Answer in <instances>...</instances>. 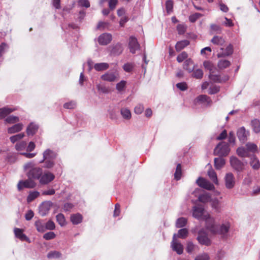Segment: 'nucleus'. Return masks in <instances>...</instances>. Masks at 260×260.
Returning <instances> with one entry per match:
<instances>
[{
	"label": "nucleus",
	"mask_w": 260,
	"mask_h": 260,
	"mask_svg": "<svg viewBox=\"0 0 260 260\" xmlns=\"http://www.w3.org/2000/svg\"><path fill=\"white\" fill-rule=\"evenodd\" d=\"M23 168L24 171L26 172L27 176L29 179L39 180L41 175H42V169L40 167H35V164L32 161L25 164Z\"/></svg>",
	"instance_id": "1"
},
{
	"label": "nucleus",
	"mask_w": 260,
	"mask_h": 260,
	"mask_svg": "<svg viewBox=\"0 0 260 260\" xmlns=\"http://www.w3.org/2000/svg\"><path fill=\"white\" fill-rule=\"evenodd\" d=\"M43 158L40 163H44L43 167L46 169H50L55 165V159L57 154L53 150L47 149L43 153Z\"/></svg>",
	"instance_id": "2"
},
{
	"label": "nucleus",
	"mask_w": 260,
	"mask_h": 260,
	"mask_svg": "<svg viewBox=\"0 0 260 260\" xmlns=\"http://www.w3.org/2000/svg\"><path fill=\"white\" fill-rule=\"evenodd\" d=\"M203 219L205 221V228L206 230L212 234H217L218 225L215 223V218L208 214L204 215Z\"/></svg>",
	"instance_id": "3"
},
{
	"label": "nucleus",
	"mask_w": 260,
	"mask_h": 260,
	"mask_svg": "<svg viewBox=\"0 0 260 260\" xmlns=\"http://www.w3.org/2000/svg\"><path fill=\"white\" fill-rule=\"evenodd\" d=\"M230 152L229 143L222 141L218 144L214 150V155L220 157L227 156Z\"/></svg>",
	"instance_id": "4"
},
{
	"label": "nucleus",
	"mask_w": 260,
	"mask_h": 260,
	"mask_svg": "<svg viewBox=\"0 0 260 260\" xmlns=\"http://www.w3.org/2000/svg\"><path fill=\"white\" fill-rule=\"evenodd\" d=\"M197 240L199 243L202 245L209 246L211 243L210 239L208 237L207 233L203 229L199 231Z\"/></svg>",
	"instance_id": "5"
},
{
	"label": "nucleus",
	"mask_w": 260,
	"mask_h": 260,
	"mask_svg": "<svg viewBox=\"0 0 260 260\" xmlns=\"http://www.w3.org/2000/svg\"><path fill=\"white\" fill-rule=\"evenodd\" d=\"M230 164L232 167L238 172H242L244 168V164L235 156H231Z\"/></svg>",
	"instance_id": "6"
},
{
	"label": "nucleus",
	"mask_w": 260,
	"mask_h": 260,
	"mask_svg": "<svg viewBox=\"0 0 260 260\" xmlns=\"http://www.w3.org/2000/svg\"><path fill=\"white\" fill-rule=\"evenodd\" d=\"M171 246L173 251H175L178 254H181L183 252V246L181 243L177 241V235L174 234L173 240L171 243Z\"/></svg>",
	"instance_id": "7"
},
{
	"label": "nucleus",
	"mask_w": 260,
	"mask_h": 260,
	"mask_svg": "<svg viewBox=\"0 0 260 260\" xmlns=\"http://www.w3.org/2000/svg\"><path fill=\"white\" fill-rule=\"evenodd\" d=\"M196 183L199 186L207 190H211L214 189L213 184L203 178L199 177L197 180Z\"/></svg>",
	"instance_id": "8"
},
{
	"label": "nucleus",
	"mask_w": 260,
	"mask_h": 260,
	"mask_svg": "<svg viewBox=\"0 0 260 260\" xmlns=\"http://www.w3.org/2000/svg\"><path fill=\"white\" fill-rule=\"evenodd\" d=\"M55 178L54 175L51 172L47 171L44 172L39 179L40 183L41 184H47L51 182Z\"/></svg>",
	"instance_id": "9"
},
{
	"label": "nucleus",
	"mask_w": 260,
	"mask_h": 260,
	"mask_svg": "<svg viewBox=\"0 0 260 260\" xmlns=\"http://www.w3.org/2000/svg\"><path fill=\"white\" fill-rule=\"evenodd\" d=\"M212 100L206 95H200L194 100L196 104L202 105L205 106H210Z\"/></svg>",
	"instance_id": "10"
},
{
	"label": "nucleus",
	"mask_w": 260,
	"mask_h": 260,
	"mask_svg": "<svg viewBox=\"0 0 260 260\" xmlns=\"http://www.w3.org/2000/svg\"><path fill=\"white\" fill-rule=\"evenodd\" d=\"M36 186L35 182L31 179H28L24 181L21 180L17 185V188L19 190H21L24 188H31Z\"/></svg>",
	"instance_id": "11"
},
{
	"label": "nucleus",
	"mask_w": 260,
	"mask_h": 260,
	"mask_svg": "<svg viewBox=\"0 0 260 260\" xmlns=\"http://www.w3.org/2000/svg\"><path fill=\"white\" fill-rule=\"evenodd\" d=\"M225 185L226 188L232 189L235 185V179L232 173H226L224 177Z\"/></svg>",
	"instance_id": "12"
},
{
	"label": "nucleus",
	"mask_w": 260,
	"mask_h": 260,
	"mask_svg": "<svg viewBox=\"0 0 260 260\" xmlns=\"http://www.w3.org/2000/svg\"><path fill=\"white\" fill-rule=\"evenodd\" d=\"M128 47L130 50V52L133 54L136 53V51L140 48V45L137 41V39L131 36L129 39Z\"/></svg>",
	"instance_id": "13"
},
{
	"label": "nucleus",
	"mask_w": 260,
	"mask_h": 260,
	"mask_svg": "<svg viewBox=\"0 0 260 260\" xmlns=\"http://www.w3.org/2000/svg\"><path fill=\"white\" fill-rule=\"evenodd\" d=\"M237 135L239 141L242 143H244L247 140L249 132L246 131L244 127L242 126L237 131Z\"/></svg>",
	"instance_id": "14"
},
{
	"label": "nucleus",
	"mask_w": 260,
	"mask_h": 260,
	"mask_svg": "<svg viewBox=\"0 0 260 260\" xmlns=\"http://www.w3.org/2000/svg\"><path fill=\"white\" fill-rule=\"evenodd\" d=\"M112 35L109 33H104L98 38V42L100 45H106L110 43L112 40Z\"/></svg>",
	"instance_id": "15"
},
{
	"label": "nucleus",
	"mask_w": 260,
	"mask_h": 260,
	"mask_svg": "<svg viewBox=\"0 0 260 260\" xmlns=\"http://www.w3.org/2000/svg\"><path fill=\"white\" fill-rule=\"evenodd\" d=\"M204 212V208L202 206H195L192 209V215L194 218L200 219L203 218Z\"/></svg>",
	"instance_id": "16"
},
{
	"label": "nucleus",
	"mask_w": 260,
	"mask_h": 260,
	"mask_svg": "<svg viewBox=\"0 0 260 260\" xmlns=\"http://www.w3.org/2000/svg\"><path fill=\"white\" fill-rule=\"evenodd\" d=\"M52 203L51 202H45L43 203L39 207V214L42 216L47 214L50 209Z\"/></svg>",
	"instance_id": "17"
},
{
	"label": "nucleus",
	"mask_w": 260,
	"mask_h": 260,
	"mask_svg": "<svg viewBox=\"0 0 260 260\" xmlns=\"http://www.w3.org/2000/svg\"><path fill=\"white\" fill-rule=\"evenodd\" d=\"M220 51L219 52L217 56L218 58L225 57L231 55L233 52V47L231 44H229L225 49L221 48Z\"/></svg>",
	"instance_id": "18"
},
{
	"label": "nucleus",
	"mask_w": 260,
	"mask_h": 260,
	"mask_svg": "<svg viewBox=\"0 0 260 260\" xmlns=\"http://www.w3.org/2000/svg\"><path fill=\"white\" fill-rule=\"evenodd\" d=\"M230 225L229 223H226L218 226V232L217 234H219L224 237L229 232Z\"/></svg>",
	"instance_id": "19"
},
{
	"label": "nucleus",
	"mask_w": 260,
	"mask_h": 260,
	"mask_svg": "<svg viewBox=\"0 0 260 260\" xmlns=\"http://www.w3.org/2000/svg\"><path fill=\"white\" fill-rule=\"evenodd\" d=\"M117 77V74L114 73H106L101 76V79L103 80L108 82H114L116 80Z\"/></svg>",
	"instance_id": "20"
},
{
	"label": "nucleus",
	"mask_w": 260,
	"mask_h": 260,
	"mask_svg": "<svg viewBox=\"0 0 260 260\" xmlns=\"http://www.w3.org/2000/svg\"><path fill=\"white\" fill-rule=\"evenodd\" d=\"M183 68L184 70L188 71V73H191L194 69L195 66L193 61L190 58H188L184 61Z\"/></svg>",
	"instance_id": "21"
},
{
	"label": "nucleus",
	"mask_w": 260,
	"mask_h": 260,
	"mask_svg": "<svg viewBox=\"0 0 260 260\" xmlns=\"http://www.w3.org/2000/svg\"><path fill=\"white\" fill-rule=\"evenodd\" d=\"M23 127V124L21 123H16L8 128V133L10 134H14L20 132Z\"/></svg>",
	"instance_id": "22"
},
{
	"label": "nucleus",
	"mask_w": 260,
	"mask_h": 260,
	"mask_svg": "<svg viewBox=\"0 0 260 260\" xmlns=\"http://www.w3.org/2000/svg\"><path fill=\"white\" fill-rule=\"evenodd\" d=\"M14 232L15 236L21 241H27L28 240L27 237L23 233V231L22 229L19 228H15Z\"/></svg>",
	"instance_id": "23"
},
{
	"label": "nucleus",
	"mask_w": 260,
	"mask_h": 260,
	"mask_svg": "<svg viewBox=\"0 0 260 260\" xmlns=\"http://www.w3.org/2000/svg\"><path fill=\"white\" fill-rule=\"evenodd\" d=\"M38 129V126L34 123H30L26 128L27 135H34L36 134Z\"/></svg>",
	"instance_id": "24"
},
{
	"label": "nucleus",
	"mask_w": 260,
	"mask_h": 260,
	"mask_svg": "<svg viewBox=\"0 0 260 260\" xmlns=\"http://www.w3.org/2000/svg\"><path fill=\"white\" fill-rule=\"evenodd\" d=\"M35 225L38 232L44 233L46 231L45 223L42 220H37L35 222Z\"/></svg>",
	"instance_id": "25"
},
{
	"label": "nucleus",
	"mask_w": 260,
	"mask_h": 260,
	"mask_svg": "<svg viewBox=\"0 0 260 260\" xmlns=\"http://www.w3.org/2000/svg\"><path fill=\"white\" fill-rule=\"evenodd\" d=\"M71 221L74 224H78L82 221V216L79 213L74 214L71 215Z\"/></svg>",
	"instance_id": "26"
},
{
	"label": "nucleus",
	"mask_w": 260,
	"mask_h": 260,
	"mask_svg": "<svg viewBox=\"0 0 260 260\" xmlns=\"http://www.w3.org/2000/svg\"><path fill=\"white\" fill-rule=\"evenodd\" d=\"M189 42L187 40H182L178 42L175 45V49L177 51H180L184 47L188 46Z\"/></svg>",
	"instance_id": "27"
},
{
	"label": "nucleus",
	"mask_w": 260,
	"mask_h": 260,
	"mask_svg": "<svg viewBox=\"0 0 260 260\" xmlns=\"http://www.w3.org/2000/svg\"><path fill=\"white\" fill-rule=\"evenodd\" d=\"M225 161L224 159L222 157L215 158L214 159V166L216 169L219 170L222 168L225 165Z\"/></svg>",
	"instance_id": "28"
},
{
	"label": "nucleus",
	"mask_w": 260,
	"mask_h": 260,
	"mask_svg": "<svg viewBox=\"0 0 260 260\" xmlns=\"http://www.w3.org/2000/svg\"><path fill=\"white\" fill-rule=\"evenodd\" d=\"M209 31L211 34H220L222 32V28L219 25L212 23L210 25Z\"/></svg>",
	"instance_id": "29"
},
{
	"label": "nucleus",
	"mask_w": 260,
	"mask_h": 260,
	"mask_svg": "<svg viewBox=\"0 0 260 260\" xmlns=\"http://www.w3.org/2000/svg\"><path fill=\"white\" fill-rule=\"evenodd\" d=\"M15 110L14 109L10 108L9 107H4L0 109V118L2 119L5 117L7 115L9 114Z\"/></svg>",
	"instance_id": "30"
},
{
	"label": "nucleus",
	"mask_w": 260,
	"mask_h": 260,
	"mask_svg": "<svg viewBox=\"0 0 260 260\" xmlns=\"http://www.w3.org/2000/svg\"><path fill=\"white\" fill-rule=\"evenodd\" d=\"M211 42L215 45L222 46L225 43V40L222 37L215 36L211 39Z\"/></svg>",
	"instance_id": "31"
},
{
	"label": "nucleus",
	"mask_w": 260,
	"mask_h": 260,
	"mask_svg": "<svg viewBox=\"0 0 260 260\" xmlns=\"http://www.w3.org/2000/svg\"><path fill=\"white\" fill-rule=\"evenodd\" d=\"M231 65V62L230 61L226 59H220L217 63L218 68L220 70H223L224 69L227 68Z\"/></svg>",
	"instance_id": "32"
},
{
	"label": "nucleus",
	"mask_w": 260,
	"mask_h": 260,
	"mask_svg": "<svg viewBox=\"0 0 260 260\" xmlns=\"http://www.w3.org/2000/svg\"><path fill=\"white\" fill-rule=\"evenodd\" d=\"M211 199V196L209 193L205 192L198 196V200L203 203L210 202Z\"/></svg>",
	"instance_id": "33"
},
{
	"label": "nucleus",
	"mask_w": 260,
	"mask_h": 260,
	"mask_svg": "<svg viewBox=\"0 0 260 260\" xmlns=\"http://www.w3.org/2000/svg\"><path fill=\"white\" fill-rule=\"evenodd\" d=\"M109 67V64L106 62L95 63L94 68L97 71H102L108 69Z\"/></svg>",
	"instance_id": "34"
},
{
	"label": "nucleus",
	"mask_w": 260,
	"mask_h": 260,
	"mask_svg": "<svg viewBox=\"0 0 260 260\" xmlns=\"http://www.w3.org/2000/svg\"><path fill=\"white\" fill-rule=\"evenodd\" d=\"M210 202L212 207L215 210L216 212H219L220 210V202L217 198L211 199Z\"/></svg>",
	"instance_id": "35"
},
{
	"label": "nucleus",
	"mask_w": 260,
	"mask_h": 260,
	"mask_svg": "<svg viewBox=\"0 0 260 260\" xmlns=\"http://www.w3.org/2000/svg\"><path fill=\"white\" fill-rule=\"evenodd\" d=\"M250 166L254 170H258L260 168L259 160L254 156H252L250 161Z\"/></svg>",
	"instance_id": "36"
},
{
	"label": "nucleus",
	"mask_w": 260,
	"mask_h": 260,
	"mask_svg": "<svg viewBox=\"0 0 260 260\" xmlns=\"http://www.w3.org/2000/svg\"><path fill=\"white\" fill-rule=\"evenodd\" d=\"M208 175L211 180L216 184H218V179L216 172L213 169H210L208 172Z\"/></svg>",
	"instance_id": "37"
},
{
	"label": "nucleus",
	"mask_w": 260,
	"mask_h": 260,
	"mask_svg": "<svg viewBox=\"0 0 260 260\" xmlns=\"http://www.w3.org/2000/svg\"><path fill=\"white\" fill-rule=\"evenodd\" d=\"M236 152L238 155L241 157H247L249 156L247 150L244 147L238 148Z\"/></svg>",
	"instance_id": "38"
},
{
	"label": "nucleus",
	"mask_w": 260,
	"mask_h": 260,
	"mask_svg": "<svg viewBox=\"0 0 260 260\" xmlns=\"http://www.w3.org/2000/svg\"><path fill=\"white\" fill-rule=\"evenodd\" d=\"M187 219L184 217H180L177 219L176 222V226L177 228H181L185 226L187 223Z\"/></svg>",
	"instance_id": "39"
},
{
	"label": "nucleus",
	"mask_w": 260,
	"mask_h": 260,
	"mask_svg": "<svg viewBox=\"0 0 260 260\" xmlns=\"http://www.w3.org/2000/svg\"><path fill=\"white\" fill-rule=\"evenodd\" d=\"M188 234V231L187 229L183 228L179 230L178 233L176 234L177 238L185 239Z\"/></svg>",
	"instance_id": "40"
},
{
	"label": "nucleus",
	"mask_w": 260,
	"mask_h": 260,
	"mask_svg": "<svg viewBox=\"0 0 260 260\" xmlns=\"http://www.w3.org/2000/svg\"><path fill=\"white\" fill-rule=\"evenodd\" d=\"M204 68L209 70L210 73H214L215 67L213 64L210 61H205L203 63Z\"/></svg>",
	"instance_id": "41"
},
{
	"label": "nucleus",
	"mask_w": 260,
	"mask_h": 260,
	"mask_svg": "<svg viewBox=\"0 0 260 260\" xmlns=\"http://www.w3.org/2000/svg\"><path fill=\"white\" fill-rule=\"evenodd\" d=\"M251 125L253 131L257 133L260 132V121L255 119L251 121Z\"/></svg>",
	"instance_id": "42"
},
{
	"label": "nucleus",
	"mask_w": 260,
	"mask_h": 260,
	"mask_svg": "<svg viewBox=\"0 0 260 260\" xmlns=\"http://www.w3.org/2000/svg\"><path fill=\"white\" fill-rule=\"evenodd\" d=\"M40 194L39 192L37 191H31L29 192L27 198V201L28 203L31 202L35 199H36L38 197H39Z\"/></svg>",
	"instance_id": "43"
},
{
	"label": "nucleus",
	"mask_w": 260,
	"mask_h": 260,
	"mask_svg": "<svg viewBox=\"0 0 260 260\" xmlns=\"http://www.w3.org/2000/svg\"><path fill=\"white\" fill-rule=\"evenodd\" d=\"M120 112L123 118L129 119L131 118V112L129 109L127 108H122Z\"/></svg>",
	"instance_id": "44"
},
{
	"label": "nucleus",
	"mask_w": 260,
	"mask_h": 260,
	"mask_svg": "<svg viewBox=\"0 0 260 260\" xmlns=\"http://www.w3.org/2000/svg\"><path fill=\"white\" fill-rule=\"evenodd\" d=\"M6 122L10 124H13L19 122V118L18 116L11 115L5 119Z\"/></svg>",
	"instance_id": "45"
},
{
	"label": "nucleus",
	"mask_w": 260,
	"mask_h": 260,
	"mask_svg": "<svg viewBox=\"0 0 260 260\" xmlns=\"http://www.w3.org/2000/svg\"><path fill=\"white\" fill-rule=\"evenodd\" d=\"M56 218L57 222L60 226H63L66 224V219L62 214H58L56 215Z\"/></svg>",
	"instance_id": "46"
},
{
	"label": "nucleus",
	"mask_w": 260,
	"mask_h": 260,
	"mask_svg": "<svg viewBox=\"0 0 260 260\" xmlns=\"http://www.w3.org/2000/svg\"><path fill=\"white\" fill-rule=\"evenodd\" d=\"M25 135L23 133L17 134L16 135L11 136L10 138V140L12 143H14L22 139Z\"/></svg>",
	"instance_id": "47"
},
{
	"label": "nucleus",
	"mask_w": 260,
	"mask_h": 260,
	"mask_svg": "<svg viewBox=\"0 0 260 260\" xmlns=\"http://www.w3.org/2000/svg\"><path fill=\"white\" fill-rule=\"evenodd\" d=\"M123 49L121 44H116L112 49V52L115 55H119L122 52Z\"/></svg>",
	"instance_id": "48"
},
{
	"label": "nucleus",
	"mask_w": 260,
	"mask_h": 260,
	"mask_svg": "<svg viewBox=\"0 0 260 260\" xmlns=\"http://www.w3.org/2000/svg\"><path fill=\"white\" fill-rule=\"evenodd\" d=\"M181 166L180 164H178L176 169V171L174 174V178L176 180H178L180 179L181 177Z\"/></svg>",
	"instance_id": "49"
},
{
	"label": "nucleus",
	"mask_w": 260,
	"mask_h": 260,
	"mask_svg": "<svg viewBox=\"0 0 260 260\" xmlns=\"http://www.w3.org/2000/svg\"><path fill=\"white\" fill-rule=\"evenodd\" d=\"M96 87L98 91L103 93H108L110 92L109 87L104 85L98 84Z\"/></svg>",
	"instance_id": "50"
},
{
	"label": "nucleus",
	"mask_w": 260,
	"mask_h": 260,
	"mask_svg": "<svg viewBox=\"0 0 260 260\" xmlns=\"http://www.w3.org/2000/svg\"><path fill=\"white\" fill-rule=\"evenodd\" d=\"M246 150H247V152L249 151L254 152L256 151L257 147V146L254 144V143H248L246 144Z\"/></svg>",
	"instance_id": "51"
},
{
	"label": "nucleus",
	"mask_w": 260,
	"mask_h": 260,
	"mask_svg": "<svg viewBox=\"0 0 260 260\" xmlns=\"http://www.w3.org/2000/svg\"><path fill=\"white\" fill-rule=\"evenodd\" d=\"M192 77L196 79H201L203 76V72L201 69H197L192 71Z\"/></svg>",
	"instance_id": "52"
},
{
	"label": "nucleus",
	"mask_w": 260,
	"mask_h": 260,
	"mask_svg": "<svg viewBox=\"0 0 260 260\" xmlns=\"http://www.w3.org/2000/svg\"><path fill=\"white\" fill-rule=\"evenodd\" d=\"M26 142L25 141H21L15 145L16 149L18 151H21L25 150L26 147Z\"/></svg>",
	"instance_id": "53"
},
{
	"label": "nucleus",
	"mask_w": 260,
	"mask_h": 260,
	"mask_svg": "<svg viewBox=\"0 0 260 260\" xmlns=\"http://www.w3.org/2000/svg\"><path fill=\"white\" fill-rule=\"evenodd\" d=\"M213 73H210L209 77L210 79L215 82H222V80L221 79L220 77L218 75H214Z\"/></svg>",
	"instance_id": "54"
},
{
	"label": "nucleus",
	"mask_w": 260,
	"mask_h": 260,
	"mask_svg": "<svg viewBox=\"0 0 260 260\" xmlns=\"http://www.w3.org/2000/svg\"><path fill=\"white\" fill-rule=\"evenodd\" d=\"M203 15L200 13H196L194 14H193L192 15H191L189 17V20L190 22L192 23L195 22L199 18H200Z\"/></svg>",
	"instance_id": "55"
},
{
	"label": "nucleus",
	"mask_w": 260,
	"mask_h": 260,
	"mask_svg": "<svg viewBox=\"0 0 260 260\" xmlns=\"http://www.w3.org/2000/svg\"><path fill=\"white\" fill-rule=\"evenodd\" d=\"M188 57L186 52L183 51L179 54L177 57V60L179 62H182L184 60L186 59Z\"/></svg>",
	"instance_id": "56"
},
{
	"label": "nucleus",
	"mask_w": 260,
	"mask_h": 260,
	"mask_svg": "<svg viewBox=\"0 0 260 260\" xmlns=\"http://www.w3.org/2000/svg\"><path fill=\"white\" fill-rule=\"evenodd\" d=\"M126 85V81L122 80L116 84V88L118 91H121L124 90Z\"/></svg>",
	"instance_id": "57"
},
{
	"label": "nucleus",
	"mask_w": 260,
	"mask_h": 260,
	"mask_svg": "<svg viewBox=\"0 0 260 260\" xmlns=\"http://www.w3.org/2000/svg\"><path fill=\"white\" fill-rule=\"evenodd\" d=\"M55 225L53 221L51 220L48 221L46 223H45V229L48 230H53L55 229Z\"/></svg>",
	"instance_id": "58"
},
{
	"label": "nucleus",
	"mask_w": 260,
	"mask_h": 260,
	"mask_svg": "<svg viewBox=\"0 0 260 260\" xmlns=\"http://www.w3.org/2000/svg\"><path fill=\"white\" fill-rule=\"evenodd\" d=\"M61 253L58 251H54L49 252L47 257L49 258H58L60 256Z\"/></svg>",
	"instance_id": "59"
},
{
	"label": "nucleus",
	"mask_w": 260,
	"mask_h": 260,
	"mask_svg": "<svg viewBox=\"0 0 260 260\" xmlns=\"http://www.w3.org/2000/svg\"><path fill=\"white\" fill-rule=\"evenodd\" d=\"M56 235L53 232H49L43 235V238L47 240L54 239Z\"/></svg>",
	"instance_id": "60"
},
{
	"label": "nucleus",
	"mask_w": 260,
	"mask_h": 260,
	"mask_svg": "<svg viewBox=\"0 0 260 260\" xmlns=\"http://www.w3.org/2000/svg\"><path fill=\"white\" fill-rule=\"evenodd\" d=\"M228 142L229 143L235 145L236 142V138L235 136L234 133L233 132H230L228 136Z\"/></svg>",
	"instance_id": "61"
},
{
	"label": "nucleus",
	"mask_w": 260,
	"mask_h": 260,
	"mask_svg": "<svg viewBox=\"0 0 260 260\" xmlns=\"http://www.w3.org/2000/svg\"><path fill=\"white\" fill-rule=\"evenodd\" d=\"M209 258L207 253H203L197 256L194 260H209Z\"/></svg>",
	"instance_id": "62"
},
{
	"label": "nucleus",
	"mask_w": 260,
	"mask_h": 260,
	"mask_svg": "<svg viewBox=\"0 0 260 260\" xmlns=\"http://www.w3.org/2000/svg\"><path fill=\"white\" fill-rule=\"evenodd\" d=\"M186 27L183 24H178L177 26V30L179 35H183L186 31Z\"/></svg>",
	"instance_id": "63"
},
{
	"label": "nucleus",
	"mask_w": 260,
	"mask_h": 260,
	"mask_svg": "<svg viewBox=\"0 0 260 260\" xmlns=\"http://www.w3.org/2000/svg\"><path fill=\"white\" fill-rule=\"evenodd\" d=\"M134 64L132 63H126L123 66V70L126 72H131L134 68Z\"/></svg>",
	"instance_id": "64"
}]
</instances>
